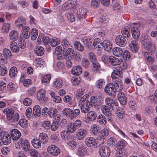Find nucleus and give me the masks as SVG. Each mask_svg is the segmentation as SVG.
Instances as JSON below:
<instances>
[{
  "instance_id": "obj_1",
  "label": "nucleus",
  "mask_w": 157,
  "mask_h": 157,
  "mask_svg": "<svg viewBox=\"0 0 157 157\" xmlns=\"http://www.w3.org/2000/svg\"><path fill=\"white\" fill-rule=\"evenodd\" d=\"M62 45L63 47V52L62 55L61 54V59H63L64 60V61L65 63L66 66L68 67L69 66V42L65 39H63L62 41Z\"/></svg>"
},
{
  "instance_id": "obj_2",
  "label": "nucleus",
  "mask_w": 157,
  "mask_h": 157,
  "mask_svg": "<svg viewBox=\"0 0 157 157\" xmlns=\"http://www.w3.org/2000/svg\"><path fill=\"white\" fill-rule=\"evenodd\" d=\"M141 25L139 23H133L130 24L129 25L131 29L132 36L135 40H134L138 41L140 36V29Z\"/></svg>"
},
{
  "instance_id": "obj_3",
  "label": "nucleus",
  "mask_w": 157,
  "mask_h": 157,
  "mask_svg": "<svg viewBox=\"0 0 157 157\" xmlns=\"http://www.w3.org/2000/svg\"><path fill=\"white\" fill-rule=\"evenodd\" d=\"M57 113V109L53 108L44 107L41 109V114L45 117H47L48 116L50 118H52Z\"/></svg>"
},
{
  "instance_id": "obj_4",
  "label": "nucleus",
  "mask_w": 157,
  "mask_h": 157,
  "mask_svg": "<svg viewBox=\"0 0 157 157\" xmlns=\"http://www.w3.org/2000/svg\"><path fill=\"white\" fill-rule=\"evenodd\" d=\"M115 87L113 83H109L105 86L104 92L107 95L112 97H115L116 94V92L114 91Z\"/></svg>"
},
{
  "instance_id": "obj_5",
  "label": "nucleus",
  "mask_w": 157,
  "mask_h": 157,
  "mask_svg": "<svg viewBox=\"0 0 157 157\" xmlns=\"http://www.w3.org/2000/svg\"><path fill=\"white\" fill-rule=\"evenodd\" d=\"M85 143L87 147L95 148L97 147L98 144H99V141L97 139H95L93 137H89L85 140Z\"/></svg>"
},
{
  "instance_id": "obj_6",
  "label": "nucleus",
  "mask_w": 157,
  "mask_h": 157,
  "mask_svg": "<svg viewBox=\"0 0 157 157\" xmlns=\"http://www.w3.org/2000/svg\"><path fill=\"white\" fill-rule=\"evenodd\" d=\"M101 109L106 117V120L109 122H112L114 118V115L112 114L111 111L109 108H108V106L105 105H102Z\"/></svg>"
},
{
  "instance_id": "obj_7",
  "label": "nucleus",
  "mask_w": 157,
  "mask_h": 157,
  "mask_svg": "<svg viewBox=\"0 0 157 157\" xmlns=\"http://www.w3.org/2000/svg\"><path fill=\"white\" fill-rule=\"evenodd\" d=\"M109 131L107 128H104L100 131L98 135V136L97 137V139L99 140V145L103 144L105 141L106 140L105 137L108 136L109 134Z\"/></svg>"
},
{
  "instance_id": "obj_8",
  "label": "nucleus",
  "mask_w": 157,
  "mask_h": 157,
  "mask_svg": "<svg viewBox=\"0 0 157 157\" xmlns=\"http://www.w3.org/2000/svg\"><path fill=\"white\" fill-rule=\"evenodd\" d=\"M1 139L4 143V145H8L11 141V138L8 133L6 132L2 131L0 132Z\"/></svg>"
},
{
  "instance_id": "obj_9",
  "label": "nucleus",
  "mask_w": 157,
  "mask_h": 157,
  "mask_svg": "<svg viewBox=\"0 0 157 157\" xmlns=\"http://www.w3.org/2000/svg\"><path fill=\"white\" fill-rule=\"evenodd\" d=\"M48 152L52 155L57 156L60 153V149L55 145H50L47 149Z\"/></svg>"
},
{
  "instance_id": "obj_10",
  "label": "nucleus",
  "mask_w": 157,
  "mask_h": 157,
  "mask_svg": "<svg viewBox=\"0 0 157 157\" xmlns=\"http://www.w3.org/2000/svg\"><path fill=\"white\" fill-rule=\"evenodd\" d=\"M107 59L108 62L113 66L119 65L121 64V61L119 59L113 56H103L102 59Z\"/></svg>"
},
{
  "instance_id": "obj_11",
  "label": "nucleus",
  "mask_w": 157,
  "mask_h": 157,
  "mask_svg": "<svg viewBox=\"0 0 157 157\" xmlns=\"http://www.w3.org/2000/svg\"><path fill=\"white\" fill-rule=\"evenodd\" d=\"M99 153L102 157H108L110 154V150L109 147L102 146L99 149Z\"/></svg>"
},
{
  "instance_id": "obj_12",
  "label": "nucleus",
  "mask_w": 157,
  "mask_h": 157,
  "mask_svg": "<svg viewBox=\"0 0 157 157\" xmlns=\"http://www.w3.org/2000/svg\"><path fill=\"white\" fill-rule=\"evenodd\" d=\"M115 42L117 45L122 47L125 46L127 44L125 37L121 35H118L116 37Z\"/></svg>"
},
{
  "instance_id": "obj_13",
  "label": "nucleus",
  "mask_w": 157,
  "mask_h": 157,
  "mask_svg": "<svg viewBox=\"0 0 157 157\" xmlns=\"http://www.w3.org/2000/svg\"><path fill=\"white\" fill-rule=\"evenodd\" d=\"M93 49H95L97 51H101L103 46V41L98 38H95L93 43Z\"/></svg>"
},
{
  "instance_id": "obj_14",
  "label": "nucleus",
  "mask_w": 157,
  "mask_h": 157,
  "mask_svg": "<svg viewBox=\"0 0 157 157\" xmlns=\"http://www.w3.org/2000/svg\"><path fill=\"white\" fill-rule=\"evenodd\" d=\"M123 71L119 66L116 67L113 71L111 74V77L112 79L116 78L117 77H121L123 75Z\"/></svg>"
},
{
  "instance_id": "obj_15",
  "label": "nucleus",
  "mask_w": 157,
  "mask_h": 157,
  "mask_svg": "<svg viewBox=\"0 0 157 157\" xmlns=\"http://www.w3.org/2000/svg\"><path fill=\"white\" fill-rule=\"evenodd\" d=\"M83 44L85 47L90 49H93V43L92 39L86 36L84 37L82 40Z\"/></svg>"
},
{
  "instance_id": "obj_16",
  "label": "nucleus",
  "mask_w": 157,
  "mask_h": 157,
  "mask_svg": "<svg viewBox=\"0 0 157 157\" xmlns=\"http://www.w3.org/2000/svg\"><path fill=\"white\" fill-rule=\"evenodd\" d=\"M81 121L78 120L72 124L70 123V126H69V133L74 132L81 125Z\"/></svg>"
},
{
  "instance_id": "obj_17",
  "label": "nucleus",
  "mask_w": 157,
  "mask_h": 157,
  "mask_svg": "<svg viewBox=\"0 0 157 157\" xmlns=\"http://www.w3.org/2000/svg\"><path fill=\"white\" fill-rule=\"evenodd\" d=\"M18 143L19 145H21L23 147L25 151H27L30 150V145L27 140H24L21 138Z\"/></svg>"
},
{
  "instance_id": "obj_18",
  "label": "nucleus",
  "mask_w": 157,
  "mask_h": 157,
  "mask_svg": "<svg viewBox=\"0 0 157 157\" xmlns=\"http://www.w3.org/2000/svg\"><path fill=\"white\" fill-rule=\"evenodd\" d=\"M126 146L125 142L124 141H120L117 143V147L118 150V152L120 155L124 153V148Z\"/></svg>"
},
{
  "instance_id": "obj_19",
  "label": "nucleus",
  "mask_w": 157,
  "mask_h": 157,
  "mask_svg": "<svg viewBox=\"0 0 157 157\" xmlns=\"http://www.w3.org/2000/svg\"><path fill=\"white\" fill-rule=\"evenodd\" d=\"M152 42L151 39L147 35H144L143 37L141 42L142 46L144 48H147Z\"/></svg>"
},
{
  "instance_id": "obj_20",
  "label": "nucleus",
  "mask_w": 157,
  "mask_h": 157,
  "mask_svg": "<svg viewBox=\"0 0 157 157\" xmlns=\"http://www.w3.org/2000/svg\"><path fill=\"white\" fill-rule=\"evenodd\" d=\"M87 132V130L86 129H79L76 134L77 138L79 140H82L86 136Z\"/></svg>"
},
{
  "instance_id": "obj_21",
  "label": "nucleus",
  "mask_w": 157,
  "mask_h": 157,
  "mask_svg": "<svg viewBox=\"0 0 157 157\" xmlns=\"http://www.w3.org/2000/svg\"><path fill=\"white\" fill-rule=\"evenodd\" d=\"M91 67V70L94 72L98 74L100 73L101 70V65L97 61L92 63Z\"/></svg>"
},
{
  "instance_id": "obj_22",
  "label": "nucleus",
  "mask_w": 157,
  "mask_h": 157,
  "mask_svg": "<svg viewBox=\"0 0 157 157\" xmlns=\"http://www.w3.org/2000/svg\"><path fill=\"white\" fill-rule=\"evenodd\" d=\"M137 41L132 40L129 44V49L133 53L137 52L138 50V45Z\"/></svg>"
},
{
  "instance_id": "obj_23",
  "label": "nucleus",
  "mask_w": 157,
  "mask_h": 157,
  "mask_svg": "<svg viewBox=\"0 0 157 157\" xmlns=\"http://www.w3.org/2000/svg\"><path fill=\"white\" fill-rule=\"evenodd\" d=\"M103 46L102 48L106 51L110 52L112 50V45L110 41L108 40H103Z\"/></svg>"
},
{
  "instance_id": "obj_24",
  "label": "nucleus",
  "mask_w": 157,
  "mask_h": 157,
  "mask_svg": "<svg viewBox=\"0 0 157 157\" xmlns=\"http://www.w3.org/2000/svg\"><path fill=\"white\" fill-rule=\"evenodd\" d=\"M97 114L94 111L89 112L87 115V118L88 120L86 122L89 123L90 121H93L96 119Z\"/></svg>"
},
{
  "instance_id": "obj_25",
  "label": "nucleus",
  "mask_w": 157,
  "mask_h": 157,
  "mask_svg": "<svg viewBox=\"0 0 157 157\" xmlns=\"http://www.w3.org/2000/svg\"><path fill=\"white\" fill-rule=\"evenodd\" d=\"M87 12V10L85 8L81 7L78 9L77 12V17L79 20L83 18Z\"/></svg>"
},
{
  "instance_id": "obj_26",
  "label": "nucleus",
  "mask_w": 157,
  "mask_h": 157,
  "mask_svg": "<svg viewBox=\"0 0 157 157\" xmlns=\"http://www.w3.org/2000/svg\"><path fill=\"white\" fill-rule=\"evenodd\" d=\"M11 136L13 140H16L21 136V134L17 129H13L10 132Z\"/></svg>"
},
{
  "instance_id": "obj_27",
  "label": "nucleus",
  "mask_w": 157,
  "mask_h": 157,
  "mask_svg": "<svg viewBox=\"0 0 157 157\" xmlns=\"http://www.w3.org/2000/svg\"><path fill=\"white\" fill-rule=\"evenodd\" d=\"M82 67L79 65L73 67L72 68L71 72V73L74 75H81L82 73Z\"/></svg>"
},
{
  "instance_id": "obj_28",
  "label": "nucleus",
  "mask_w": 157,
  "mask_h": 157,
  "mask_svg": "<svg viewBox=\"0 0 157 157\" xmlns=\"http://www.w3.org/2000/svg\"><path fill=\"white\" fill-rule=\"evenodd\" d=\"M91 128L92 134L94 135H98L101 130L99 126L97 124H94L92 125Z\"/></svg>"
},
{
  "instance_id": "obj_29",
  "label": "nucleus",
  "mask_w": 157,
  "mask_h": 157,
  "mask_svg": "<svg viewBox=\"0 0 157 157\" xmlns=\"http://www.w3.org/2000/svg\"><path fill=\"white\" fill-rule=\"evenodd\" d=\"M79 109H75L73 110L71 108H69V118L71 119L75 118L79 115Z\"/></svg>"
},
{
  "instance_id": "obj_30",
  "label": "nucleus",
  "mask_w": 157,
  "mask_h": 157,
  "mask_svg": "<svg viewBox=\"0 0 157 157\" xmlns=\"http://www.w3.org/2000/svg\"><path fill=\"white\" fill-rule=\"evenodd\" d=\"M30 28L27 26H25L22 28V34L23 37L27 39L30 36Z\"/></svg>"
},
{
  "instance_id": "obj_31",
  "label": "nucleus",
  "mask_w": 157,
  "mask_h": 157,
  "mask_svg": "<svg viewBox=\"0 0 157 157\" xmlns=\"http://www.w3.org/2000/svg\"><path fill=\"white\" fill-rule=\"evenodd\" d=\"M10 46L11 50L13 52L17 53L19 51V48L16 42L11 41L10 43Z\"/></svg>"
},
{
  "instance_id": "obj_32",
  "label": "nucleus",
  "mask_w": 157,
  "mask_h": 157,
  "mask_svg": "<svg viewBox=\"0 0 157 157\" xmlns=\"http://www.w3.org/2000/svg\"><path fill=\"white\" fill-rule=\"evenodd\" d=\"M67 130H63L61 133V137L68 144L69 140V127H67Z\"/></svg>"
},
{
  "instance_id": "obj_33",
  "label": "nucleus",
  "mask_w": 157,
  "mask_h": 157,
  "mask_svg": "<svg viewBox=\"0 0 157 157\" xmlns=\"http://www.w3.org/2000/svg\"><path fill=\"white\" fill-rule=\"evenodd\" d=\"M10 39L15 41L18 39L19 35L18 33L16 31L13 30L11 31L9 33Z\"/></svg>"
},
{
  "instance_id": "obj_34",
  "label": "nucleus",
  "mask_w": 157,
  "mask_h": 157,
  "mask_svg": "<svg viewBox=\"0 0 157 157\" xmlns=\"http://www.w3.org/2000/svg\"><path fill=\"white\" fill-rule=\"evenodd\" d=\"M20 118V116L18 113H15L13 114L12 116L9 117L7 120L12 122H15L17 121Z\"/></svg>"
},
{
  "instance_id": "obj_35",
  "label": "nucleus",
  "mask_w": 157,
  "mask_h": 157,
  "mask_svg": "<svg viewBox=\"0 0 157 157\" xmlns=\"http://www.w3.org/2000/svg\"><path fill=\"white\" fill-rule=\"evenodd\" d=\"M33 111L34 115L36 117H38L41 114V110L39 105L35 106L33 107Z\"/></svg>"
},
{
  "instance_id": "obj_36",
  "label": "nucleus",
  "mask_w": 157,
  "mask_h": 157,
  "mask_svg": "<svg viewBox=\"0 0 157 157\" xmlns=\"http://www.w3.org/2000/svg\"><path fill=\"white\" fill-rule=\"evenodd\" d=\"M3 113L4 114L6 115L7 119L9 117L12 116V115L15 112L12 108L7 107L3 110Z\"/></svg>"
},
{
  "instance_id": "obj_37",
  "label": "nucleus",
  "mask_w": 157,
  "mask_h": 157,
  "mask_svg": "<svg viewBox=\"0 0 157 157\" xmlns=\"http://www.w3.org/2000/svg\"><path fill=\"white\" fill-rule=\"evenodd\" d=\"M113 54L117 56H121L123 54V50L119 47H115L112 50Z\"/></svg>"
},
{
  "instance_id": "obj_38",
  "label": "nucleus",
  "mask_w": 157,
  "mask_h": 157,
  "mask_svg": "<svg viewBox=\"0 0 157 157\" xmlns=\"http://www.w3.org/2000/svg\"><path fill=\"white\" fill-rule=\"evenodd\" d=\"M46 91L44 90L41 89L40 90L37 94V98L40 101L42 100H44L45 95Z\"/></svg>"
},
{
  "instance_id": "obj_39",
  "label": "nucleus",
  "mask_w": 157,
  "mask_h": 157,
  "mask_svg": "<svg viewBox=\"0 0 157 157\" xmlns=\"http://www.w3.org/2000/svg\"><path fill=\"white\" fill-rule=\"evenodd\" d=\"M39 139L43 144H46L48 142V138L46 134L42 132L40 134Z\"/></svg>"
},
{
  "instance_id": "obj_40",
  "label": "nucleus",
  "mask_w": 157,
  "mask_h": 157,
  "mask_svg": "<svg viewBox=\"0 0 157 157\" xmlns=\"http://www.w3.org/2000/svg\"><path fill=\"white\" fill-rule=\"evenodd\" d=\"M97 122L100 124L105 125L106 124L107 121L105 117L102 114H100L98 116L97 118Z\"/></svg>"
},
{
  "instance_id": "obj_41",
  "label": "nucleus",
  "mask_w": 157,
  "mask_h": 157,
  "mask_svg": "<svg viewBox=\"0 0 157 157\" xmlns=\"http://www.w3.org/2000/svg\"><path fill=\"white\" fill-rule=\"evenodd\" d=\"M55 50L56 52L55 54L57 55V59L58 60L61 59L62 58L61 57L62 47L60 46H58L55 48Z\"/></svg>"
},
{
  "instance_id": "obj_42",
  "label": "nucleus",
  "mask_w": 157,
  "mask_h": 157,
  "mask_svg": "<svg viewBox=\"0 0 157 157\" xmlns=\"http://www.w3.org/2000/svg\"><path fill=\"white\" fill-rule=\"evenodd\" d=\"M31 143L34 147L36 149L41 147V143L39 139L34 138L31 140Z\"/></svg>"
},
{
  "instance_id": "obj_43",
  "label": "nucleus",
  "mask_w": 157,
  "mask_h": 157,
  "mask_svg": "<svg viewBox=\"0 0 157 157\" xmlns=\"http://www.w3.org/2000/svg\"><path fill=\"white\" fill-rule=\"evenodd\" d=\"M63 82L59 79H56L54 81L53 86L56 88H61L62 87Z\"/></svg>"
},
{
  "instance_id": "obj_44",
  "label": "nucleus",
  "mask_w": 157,
  "mask_h": 157,
  "mask_svg": "<svg viewBox=\"0 0 157 157\" xmlns=\"http://www.w3.org/2000/svg\"><path fill=\"white\" fill-rule=\"evenodd\" d=\"M69 10H72L74 13V10H76L77 7V0H69Z\"/></svg>"
},
{
  "instance_id": "obj_45",
  "label": "nucleus",
  "mask_w": 157,
  "mask_h": 157,
  "mask_svg": "<svg viewBox=\"0 0 157 157\" xmlns=\"http://www.w3.org/2000/svg\"><path fill=\"white\" fill-rule=\"evenodd\" d=\"M20 81L23 83L24 86H28L33 83V81L31 79H24V76L21 77Z\"/></svg>"
},
{
  "instance_id": "obj_46",
  "label": "nucleus",
  "mask_w": 157,
  "mask_h": 157,
  "mask_svg": "<svg viewBox=\"0 0 157 157\" xmlns=\"http://www.w3.org/2000/svg\"><path fill=\"white\" fill-rule=\"evenodd\" d=\"M121 33L123 36H124L125 37H129L130 36L131 34L130 29L129 28H123L121 30Z\"/></svg>"
},
{
  "instance_id": "obj_47",
  "label": "nucleus",
  "mask_w": 157,
  "mask_h": 157,
  "mask_svg": "<svg viewBox=\"0 0 157 157\" xmlns=\"http://www.w3.org/2000/svg\"><path fill=\"white\" fill-rule=\"evenodd\" d=\"M144 57L146 60L151 63H153L154 62V59L151 57V54L150 53L145 52L144 54Z\"/></svg>"
},
{
  "instance_id": "obj_48",
  "label": "nucleus",
  "mask_w": 157,
  "mask_h": 157,
  "mask_svg": "<svg viewBox=\"0 0 157 157\" xmlns=\"http://www.w3.org/2000/svg\"><path fill=\"white\" fill-rule=\"evenodd\" d=\"M17 68L15 67H12L10 70L9 75L11 78H13L17 76Z\"/></svg>"
},
{
  "instance_id": "obj_49",
  "label": "nucleus",
  "mask_w": 157,
  "mask_h": 157,
  "mask_svg": "<svg viewBox=\"0 0 157 157\" xmlns=\"http://www.w3.org/2000/svg\"><path fill=\"white\" fill-rule=\"evenodd\" d=\"M51 78V75L50 74L44 75L41 79V81L44 85H47L49 83Z\"/></svg>"
},
{
  "instance_id": "obj_50",
  "label": "nucleus",
  "mask_w": 157,
  "mask_h": 157,
  "mask_svg": "<svg viewBox=\"0 0 157 157\" xmlns=\"http://www.w3.org/2000/svg\"><path fill=\"white\" fill-rule=\"evenodd\" d=\"M36 54L38 56H41L43 55L44 52V48L40 46H37L35 50Z\"/></svg>"
},
{
  "instance_id": "obj_51",
  "label": "nucleus",
  "mask_w": 157,
  "mask_h": 157,
  "mask_svg": "<svg viewBox=\"0 0 157 157\" xmlns=\"http://www.w3.org/2000/svg\"><path fill=\"white\" fill-rule=\"evenodd\" d=\"M145 49L150 52V53H154L156 50V46L154 44L151 43L150 44H149Z\"/></svg>"
},
{
  "instance_id": "obj_52",
  "label": "nucleus",
  "mask_w": 157,
  "mask_h": 157,
  "mask_svg": "<svg viewBox=\"0 0 157 157\" xmlns=\"http://www.w3.org/2000/svg\"><path fill=\"white\" fill-rule=\"evenodd\" d=\"M81 64L82 66L84 68H87L90 65V61L85 58H83L82 59Z\"/></svg>"
},
{
  "instance_id": "obj_53",
  "label": "nucleus",
  "mask_w": 157,
  "mask_h": 157,
  "mask_svg": "<svg viewBox=\"0 0 157 157\" xmlns=\"http://www.w3.org/2000/svg\"><path fill=\"white\" fill-rule=\"evenodd\" d=\"M38 31L36 29H32L31 33V38L32 40H35L36 38L38 35Z\"/></svg>"
},
{
  "instance_id": "obj_54",
  "label": "nucleus",
  "mask_w": 157,
  "mask_h": 157,
  "mask_svg": "<svg viewBox=\"0 0 157 157\" xmlns=\"http://www.w3.org/2000/svg\"><path fill=\"white\" fill-rule=\"evenodd\" d=\"M88 58L92 63L97 61L96 56L92 52H90L88 53Z\"/></svg>"
},
{
  "instance_id": "obj_55",
  "label": "nucleus",
  "mask_w": 157,
  "mask_h": 157,
  "mask_svg": "<svg viewBox=\"0 0 157 157\" xmlns=\"http://www.w3.org/2000/svg\"><path fill=\"white\" fill-rule=\"evenodd\" d=\"M78 146V144L74 140L69 141V149L73 151L76 150Z\"/></svg>"
},
{
  "instance_id": "obj_56",
  "label": "nucleus",
  "mask_w": 157,
  "mask_h": 157,
  "mask_svg": "<svg viewBox=\"0 0 157 157\" xmlns=\"http://www.w3.org/2000/svg\"><path fill=\"white\" fill-rule=\"evenodd\" d=\"M19 124L22 127L26 128L28 126V122L25 119L23 118L19 120Z\"/></svg>"
},
{
  "instance_id": "obj_57",
  "label": "nucleus",
  "mask_w": 157,
  "mask_h": 157,
  "mask_svg": "<svg viewBox=\"0 0 157 157\" xmlns=\"http://www.w3.org/2000/svg\"><path fill=\"white\" fill-rule=\"evenodd\" d=\"M82 96H81V97H80L81 98V99L79 102V103H81V105L83 106L86 104V101H87V98H89V96L88 94H86L82 97Z\"/></svg>"
},
{
  "instance_id": "obj_58",
  "label": "nucleus",
  "mask_w": 157,
  "mask_h": 157,
  "mask_svg": "<svg viewBox=\"0 0 157 157\" xmlns=\"http://www.w3.org/2000/svg\"><path fill=\"white\" fill-rule=\"evenodd\" d=\"M74 46L75 48L78 51L82 52L84 50V47L79 42H77L75 43Z\"/></svg>"
},
{
  "instance_id": "obj_59",
  "label": "nucleus",
  "mask_w": 157,
  "mask_h": 157,
  "mask_svg": "<svg viewBox=\"0 0 157 157\" xmlns=\"http://www.w3.org/2000/svg\"><path fill=\"white\" fill-rule=\"evenodd\" d=\"M42 42L43 44L46 46H48V47H50L49 44L50 43V39L48 36H45L42 37Z\"/></svg>"
},
{
  "instance_id": "obj_60",
  "label": "nucleus",
  "mask_w": 157,
  "mask_h": 157,
  "mask_svg": "<svg viewBox=\"0 0 157 157\" xmlns=\"http://www.w3.org/2000/svg\"><path fill=\"white\" fill-rule=\"evenodd\" d=\"M60 41L59 39L58 38H53L50 41V44L52 46L55 47L59 44L60 43Z\"/></svg>"
},
{
  "instance_id": "obj_61",
  "label": "nucleus",
  "mask_w": 157,
  "mask_h": 157,
  "mask_svg": "<svg viewBox=\"0 0 157 157\" xmlns=\"http://www.w3.org/2000/svg\"><path fill=\"white\" fill-rule=\"evenodd\" d=\"M117 140L114 137H111L110 138L108 141V144L110 146H114L116 144H117Z\"/></svg>"
},
{
  "instance_id": "obj_62",
  "label": "nucleus",
  "mask_w": 157,
  "mask_h": 157,
  "mask_svg": "<svg viewBox=\"0 0 157 157\" xmlns=\"http://www.w3.org/2000/svg\"><path fill=\"white\" fill-rule=\"evenodd\" d=\"M29 153L32 157H39L37 151L35 149H30L29 151Z\"/></svg>"
},
{
  "instance_id": "obj_63",
  "label": "nucleus",
  "mask_w": 157,
  "mask_h": 157,
  "mask_svg": "<svg viewBox=\"0 0 157 157\" xmlns=\"http://www.w3.org/2000/svg\"><path fill=\"white\" fill-rule=\"evenodd\" d=\"M124 59L127 61L129 60L130 58V54L129 52L127 50H124L123 51V54L122 55Z\"/></svg>"
},
{
  "instance_id": "obj_64",
  "label": "nucleus",
  "mask_w": 157,
  "mask_h": 157,
  "mask_svg": "<svg viewBox=\"0 0 157 157\" xmlns=\"http://www.w3.org/2000/svg\"><path fill=\"white\" fill-rule=\"evenodd\" d=\"M23 23L22 20L20 18H18L15 21V26L19 29L21 28L23 26Z\"/></svg>"
}]
</instances>
